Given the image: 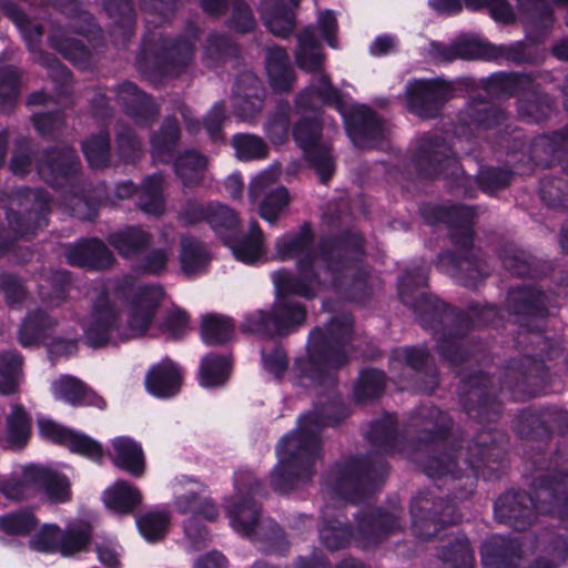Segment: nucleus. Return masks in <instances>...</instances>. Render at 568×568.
<instances>
[{"instance_id": "f257e3e1", "label": "nucleus", "mask_w": 568, "mask_h": 568, "mask_svg": "<svg viewBox=\"0 0 568 568\" xmlns=\"http://www.w3.org/2000/svg\"><path fill=\"white\" fill-rule=\"evenodd\" d=\"M312 242L308 225L276 240V257L298 258V276L286 271L274 272L277 301L270 313L261 310L250 313L242 324L244 331L268 337L287 334L305 320V308L290 295L311 298L326 283L355 301L372 291L376 278L369 276L359 261L363 240L358 234L349 233L333 243H324L320 252L312 247Z\"/></svg>"}, {"instance_id": "f03ea898", "label": "nucleus", "mask_w": 568, "mask_h": 568, "mask_svg": "<svg viewBox=\"0 0 568 568\" xmlns=\"http://www.w3.org/2000/svg\"><path fill=\"white\" fill-rule=\"evenodd\" d=\"M295 61L297 67L312 74L311 84L297 98L301 109H315V101L334 105L342 114L347 134L359 149L373 148L386 136V125L365 105H352L329 81L324 72L325 54L315 39L314 29L305 28L297 37Z\"/></svg>"}, {"instance_id": "7ed1b4c3", "label": "nucleus", "mask_w": 568, "mask_h": 568, "mask_svg": "<svg viewBox=\"0 0 568 568\" xmlns=\"http://www.w3.org/2000/svg\"><path fill=\"white\" fill-rule=\"evenodd\" d=\"M347 415L341 400L333 398L326 405L300 417L297 428L277 444L278 464L271 475L276 490L288 491L313 476L314 463L321 454V428L336 425Z\"/></svg>"}, {"instance_id": "20e7f679", "label": "nucleus", "mask_w": 568, "mask_h": 568, "mask_svg": "<svg viewBox=\"0 0 568 568\" xmlns=\"http://www.w3.org/2000/svg\"><path fill=\"white\" fill-rule=\"evenodd\" d=\"M131 293L125 324H121L109 297L105 294L98 296L92 311L82 321L83 336L90 346L115 345L146 333L164 296L163 288L159 285H139L131 288Z\"/></svg>"}, {"instance_id": "39448f33", "label": "nucleus", "mask_w": 568, "mask_h": 568, "mask_svg": "<svg viewBox=\"0 0 568 568\" xmlns=\"http://www.w3.org/2000/svg\"><path fill=\"white\" fill-rule=\"evenodd\" d=\"M353 321L349 314L334 316L324 328L310 333L307 352L295 362L296 378L305 388L331 384L335 371L351 358Z\"/></svg>"}, {"instance_id": "423d86ee", "label": "nucleus", "mask_w": 568, "mask_h": 568, "mask_svg": "<svg viewBox=\"0 0 568 568\" xmlns=\"http://www.w3.org/2000/svg\"><path fill=\"white\" fill-rule=\"evenodd\" d=\"M423 214L429 222H443L454 230L452 237L459 250V255L456 256L452 252L442 254L438 266L462 285L476 287L488 274V270L471 246L474 211L463 205H440L425 207Z\"/></svg>"}, {"instance_id": "0eeeda50", "label": "nucleus", "mask_w": 568, "mask_h": 568, "mask_svg": "<svg viewBox=\"0 0 568 568\" xmlns=\"http://www.w3.org/2000/svg\"><path fill=\"white\" fill-rule=\"evenodd\" d=\"M537 514L555 515L568 525V474L539 479L534 487V495L511 491L495 503L496 519L518 530L531 525Z\"/></svg>"}, {"instance_id": "6e6552de", "label": "nucleus", "mask_w": 568, "mask_h": 568, "mask_svg": "<svg viewBox=\"0 0 568 568\" xmlns=\"http://www.w3.org/2000/svg\"><path fill=\"white\" fill-rule=\"evenodd\" d=\"M449 425V417L436 407L422 408L412 422V426L418 428L425 437H419L417 443L409 444L402 453L420 464L430 478L448 475L456 478L459 471L455 450H447L444 442Z\"/></svg>"}, {"instance_id": "1a4fd4ad", "label": "nucleus", "mask_w": 568, "mask_h": 568, "mask_svg": "<svg viewBox=\"0 0 568 568\" xmlns=\"http://www.w3.org/2000/svg\"><path fill=\"white\" fill-rule=\"evenodd\" d=\"M179 217L185 224L206 221L215 234L230 247L233 256L244 264H254L264 254L263 232L257 223L253 222L250 225L247 234L236 236L239 219L236 213L226 205L214 202L204 205L190 200L181 209Z\"/></svg>"}, {"instance_id": "9d476101", "label": "nucleus", "mask_w": 568, "mask_h": 568, "mask_svg": "<svg viewBox=\"0 0 568 568\" xmlns=\"http://www.w3.org/2000/svg\"><path fill=\"white\" fill-rule=\"evenodd\" d=\"M261 484L248 471L235 475V494L225 500V510L235 531L255 541H264V551H283L286 540L283 530L272 520L260 523V509L255 497L260 495Z\"/></svg>"}, {"instance_id": "9b49d317", "label": "nucleus", "mask_w": 568, "mask_h": 568, "mask_svg": "<svg viewBox=\"0 0 568 568\" xmlns=\"http://www.w3.org/2000/svg\"><path fill=\"white\" fill-rule=\"evenodd\" d=\"M385 474L386 465L379 456L353 458L329 476L331 494L355 501L358 490L374 488Z\"/></svg>"}, {"instance_id": "f8f14e48", "label": "nucleus", "mask_w": 568, "mask_h": 568, "mask_svg": "<svg viewBox=\"0 0 568 568\" xmlns=\"http://www.w3.org/2000/svg\"><path fill=\"white\" fill-rule=\"evenodd\" d=\"M485 89L491 95L529 94L531 99H519L518 112L534 122L545 119L551 108L548 98L537 92L532 79L527 74H493L486 80Z\"/></svg>"}, {"instance_id": "ddd939ff", "label": "nucleus", "mask_w": 568, "mask_h": 568, "mask_svg": "<svg viewBox=\"0 0 568 568\" xmlns=\"http://www.w3.org/2000/svg\"><path fill=\"white\" fill-rule=\"evenodd\" d=\"M414 162L420 173L435 178L444 176L456 180L457 186L465 187V192L470 183V178L464 175V171L453 155L452 149L445 141L438 138H425L419 141L415 153Z\"/></svg>"}, {"instance_id": "4468645a", "label": "nucleus", "mask_w": 568, "mask_h": 568, "mask_svg": "<svg viewBox=\"0 0 568 568\" xmlns=\"http://www.w3.org/2000/svg\"><path fill=\"white\" fill-rule=\"evenodd\" d=\"M196 34L174 41L162 40L161 44L152 49L145 41V51L149 57L142 67L150 78L178 75L193 61Z\"/></svg>"}, {"instance_id": "2eb2a0df", "label": "nucleus", "mask_w": 568, "mask_h": 568, "mask_svg": "<svg viewBox=\"0 0 568 568\" xmlns=\"http://www.w3.org/2000/svg\"><path fill=\"white\" fill-rule=\"evenodd\" d=\"M49 211V196L41 190H18L7 207L10 227L20 236L34 234L43 227Z\"/></svg>"}, {"instance_id": "dca6fc26", "label": "nucleus", "mask_w": 568, "mask_h": 568, "mask_svg": "<svg viewBox=\"0 0 568 568\" xmlns=\"http://www.w3.org/2000/svg\"><path fill=\"white\" fill-rule=\"evenodd\" d=\"M278 175V166L272 165L250 184V200L257 205L260 216L268 223L276 222L290 204L286 187L276 184Z\"/></svg>"}, {"instance_id": "f3484780", "label": "nucleus", "mask_w": 568, "mask_h": 568, "mask_svg": "<svg viewBox=\"0 0 568 568\" xmlns=\"http://www.w3.org/2000/svg\"><path fill=\"white\" fill-rule=\"evenodd\" d=\"M453 95L452 83L440 78L409 81L405 90L407 108L424 119L436 116Z\"/></svg>"}, {"instance_id": "a211bd4d", "label": "nucleus", "mask_w": 568, "mask_h": 568, "mask_svg": "<svg viewBox=\"0 0 568 568\" xmlns=\"http://www.w3.org/2000/svg\"><path fill=\"white\" fill-rule=\"evenodd\" d=\"M497 315L498 311L491 305L471 304L465 313L458 315L457 333L448 331L438 336V349L442 356L450 364L463 362L466 356L462 349L466 332L473 326L493 323Z\"/></svg>"}, {"instance_id": "6ab92c4d", "label": "nucleus", "mask_w": 568, "mask_h": 568, "mask_svg": "<svg viewBox=\"0 0 568 568\" xmlns=\"http://www.w3.org/2000/svg\"><path fill=\"white\" fill-rule=\"evenodd\" d=\"M410 514L414 530L423 538H429L437 534L439 524H456L459 521L455 505L446 503L442 498H435L429 491L419 493L414 497Z\"/></svg>"}, {"instance_id": "aec40b11", "label": "nucleus", "mask_w": 568, "mask_h": 568, "mask_svg": "<svg viewBox=\"0 0 568 568\" xmlns=\"http://www.w3.org/2000/svg\"><path fill=\"white\" fill-rule=\"evenodd\" d=\"M505 120V113L500 109L485 100L474 99L459 114L456 138L458 141L470 136L486 139L489 131L499 134Z\"/></svg>"}, {"instance_id": "412c9836", "label": "nucleus", "mask_w": 568, "mask_h": 568, "mask_svg": "<svg viewBox=\"0 0 568 568\" xmlns=\"http://www.w3.org/2000/svg\"><path fill=\"white\" fill-rule=\"evenodd\" d=\"M293 136L303 149L307 161L315 169L320 180L326 183L334 172V161L327 144L320 140L317 119H302L294 126Z\"/></svg>"}, {"instance_id": "4be33fe9", "label": "nucleus", "mask_w": 568, "mask_h": 568, "mask_svg": "<svg viewBox=\"0 0 568 568\" xmlns=\"http://www.w3.org/2000/svg\"><path fill=\"white\" fill-rule=\"evenodd\" d=\"M90 527L80 525L63 532L54 525H45L31 540L32 549L40 552H60L71 556L82 550L89 542Z\"/></svg>"}, {"instance_id": "5701e85b", "label": "nucleus", "mask_w": 568, "mask_h": 568, "mask_svg": "<svg viewBox=\"0 0 568 568\" xmlns=\"http://www.w3.org/2000/svg\"><path fill=\"white\" fill-rule=\"evenodd\" d=\"M53 484L63 486V479L47 473L45 468L28 466L22 470L20 478H9L0 484V491L12 500H23L31 497L39 488L53 498L61 499L54 491Z\"/></svg>"}, {"instance_id": "b1692460", "label": "nucleus", "mask_w": 568, "mask_h": 568, "mask_svg": "<svg viewBox=\"0 0 568 568\" xmlns=\"http://www.w3.org/2000/svg\"><path fill=\"white\" fill-rule=\"evenodd\" d=\"M80 168L75 152L70 148L47 151L38 163V173L48 184L59 187L71 184Z\"/></svg>"}, {"instance_id": "393cba45", "label": "nucleus", "mask_w": 568, "mask_h": 568, "mask_svg": "<svg viewBox=\"0 0 568 568\" xmlns=\"http://www.w3.org/2000/svg\"><path fill=\"white\" fill-rule=\"evenodd\" d=\"M40 435L53 443L67 446L71 452L83 455L94 462L103 456L101 445L94 439L64 428L51 419L41 417L38 419Z\"/></svg>"}, {"instance_id": "a878e982", "label": "nucleus", "mask_w": 568, "mask_h": 568, "mask_svg": "<svg viewBox=\"0 0 568 568\" xmlns=\"http://www.w3.org/2000/svg\"><path fill=\"white\" fill-rule=\"evenodd\" d=\"M457 58L473 60L506 59L523 61L525 59V44L515 42L509 45H493L477 37H463L456 41Z\"/></svg>"}, {"instance_id": "bb28decb", "label": "nucleus", "mask_w": 568, "mask_h": 568, "mask_svg": "<svg viewBox=\"0 0 568 568\" xmlns=\"http://www.w3.org/2000/svg\"><path fill=\"white\" fill-rule=\"evenodd\" d=\"M493 381L489 376L478 374L471 376L464 385L467 390L465 408L467 413L481 422H490L499 414V404L491 398L489 387Z\"/></svg>"}, {"instance_id": "cd10ccee", "label": "nucleus", "mask_w": 568, "mask_h": 568, "mask_svg": "<svg viewBox=\"0 0 568 568\" xmlns=\"http://www.w3.org/2000/svg\"><path fill=\"white\" fill-rule=\"evenodd\" d=\"M1 8L12 21L19 28L22 33L24 40L28 43L30 51L34 54L33 59L42 64L57 71L62 77H67V70L60 64V62L48 54H43L42 52L37 50V43L42 37V28L39 23H36L27 18V16L19 10L13 3L9 1H4L1 4Z\"/></svg>"}, {"instance_id": "c85d7f7f", "label": "nucleus", "mask_w": 568, "mask_h": 568, "mask_svg": "<svg viewBox=\"0 0 568 568\" xmlns=\"http://www.w3.org/2000/svg\"><path fill=\"white\" fill-rule=\"evenodd\" d=\"M398 527V517L394 513L369 508L357 518L354 538L361 547L368 548Z\"/></svg>"}, {"instance_id": "c756f323", "label": "nucleus", "mask_w": 568, "mask_h": 568, "mask_svg": "<svg viewBox=\"0 0 568 568\" xmlns=\"http://www.w3.org/2000/svg\"><path fill=\"white\" fill-rule=\"evenodd\" d=\"M264 89L260 80L251 74H243L236 82L233 100L234 114L241 121H252L262 110Z\"/></svg>"}, {"instance_id": "7c9ffc66", "label": "nucleus", "mask_w": 568, "mask_h": 568, "mask_svg": "<svg viewBox=\"0 0 568 568\" xmlns=\"http://www.w3.org/2000/svg\"><path fill=\"white\" fill-rule=\"evenodd\" d=\"M146 390L153 396L169 398L180 392L182 372L180 367L169 358L151 366L145 376Z\"/></svg>"}, {"instance_id": "2f4dec72", "label": "nucleus", "mask_w": 568, "mask_h": 568, "mask_svg": "<svg viewBox=\"0 0 568 568\" xmlns=\"http://www.w3.org/2000/svg\"><path fill=\"white\" fill-rule=\"evenodd\" d=\"M124 112L141 126L150 125L158 115V109L150 99L131 82H123L115 92Z\"/></svg>"}, {"instance_id": "473e14b6", "label": "nucleus", "mask_w": 568, "mask_h": 568, "mask_svg": "<svg viewBox=\"0 0 568 568\" xmlns=\"http://www.w3.org/2000/svg\"><path fill=\"white\" fill-rule=\"evenodd\" d=\"M65 258L70 265L91 270L106 268L114 262L110 250L97 239L83 240L70 246Z\"/></svg>"}, {"instance_id": "72a5a7b5", "label": "nucleus", "mask_w": 568, "mask_h": 568, "mask_svg": "<svg viewBox=\"0 0 568 568\" xmlns=\"http://www.w3.org/2000/svg\"><path fill=\"white\" fill-rule=\"evenodd\" d=\"M51 392L55 399L63 400L72 406L90 405L99 408L105 407L103 398L83 384L79 378L63 375L51 384Z\"/></svg>"}, {"instance_id": "f704fd0d", "label": "nucleus", "mask_w": 568, "mask_h": 568, "mask_svg": "<svg viewBox=\"0 0 568 568\" xmlns=\"http://www.w3.org/2000/svg\"><path fill=\"white\" fill-rule=\"evenodd\" d=\"M519 559V546L503 536L489 537L481 547L484 568H514Z\"/></svg>"}, {"instance_id": "c9c22d12", "label": "nucleus", "mask_w": 568, "mask_h": 568, "mask_svg": "<svg viewBox=\"0 0 568 568\" xmlns=\"http://www.w3.org/2000/svg\"><path fill=\"white\" fill-rule=\"evenodd\" d=\"M548 296L535 287H518L509 291L507 307L520 316L542 317L547 314Z\"/></svg>"}, {"instance_id": "e433bc0d", "label": "nucleus", "mask_w": 568, "mask_h": 568, "mask_svg": "<svg viewBox=\"0 0 568 568\" xmlns=\"http://www.w3.org/2000/svg\"><path fill=\"white\" fill-rule=\"evenodd\" d=\"M266 72L275 91L283 92L292 88L295 77L285 49L271 47L266 51Z\"/></svg>"}, {"instance_id": "4c0bfd02", "label": "nucleus", "mask_w": 568, "mask_h": 568, "mask_svg": "<svg viewBox=\"0 0 568 568\" xmlns=\"http://www.w3.org/2000/svg\"><path fill=\"white\" fill-rule=\"evenodd\" d=\"M226 4H230L232 8L231 28L242 33L253 30L255 20L244 0H202L203 9L213 16H220Z\"/></svg>"}, {"instance_id": "58836bf2", "label": "nucleus", "mask_w": 568, "mask_h": 568, "mask_svg": "<svg viewBox=\"0 0 568 568\" xmlns=\"http://www.w3.org/2000/svg\"><path fill=\"white\" fill-rule=\"evenodd\" d=\"M151 241V234L136 226L123 229L109 236V243L125 258L139 256Z\"/></svg>"}, {"instance_id": "ea45409f", "label": "nucleus", "mask_w": 568, "mask_h": 568, "mask_svg": "<svg viewBox=\"0 0 568 568\" xmlns=\"http://www.w3.org/2000/svg\"><path fill=\"white\" fill-rule=\"evenodd\" d=\"M114 450L113 463L133 476L144 471V455L141 446L128 437H118L112 442Z\"/></svg>"}, {"instance_id": "a19ab883", "label": "nucleus", "mask_w": 568, "mask_h": 568, "mask_svg": "<svg viewBox=\"0 0 568 568\" xmlns=\"http://www.w3.org/2000/svg\"><path fill=\"white\" fill-rule=\"evenodd\" d=\"M261 13L266 28L277 37H287L294 28V16L283 0H263Z\"/></svg>"}, {"instance_id": "79ce46f5", "label": "nucleus", "mask_w": 568, "mask_h": 568, "mask_svg": "<svg viewBox=\"0 0 568 568\" xmlns=\"http://www.w3.org/2000/svg\"><path fill=\"white\" fill-rule=\"evenodd\" d=\"M141 493L124 480L115 481L103 493V503L116 514H129L141 503Z\"/></svg>"}, {"instance_id": "37998d69", "label": "nucleus", "mask_w": 568, "mask_h": 568, "mask_svg": "<svg viewBox=\"0 0 568 568\" xmlns=\"http://www.w3.org/2000/svg\"><path fill=\"white\" fill-rule=\"evenodd\" d=\"M426 283V276L423 273L416 275L406 274L399 281L398 293L402 302L412 307L420 315L425 313H435L437 306L422 292L413 293L412 285L422 287Z\"/></svg>"}, {"instance_id": "c03bdc74", "label": "nucleus", "mask_w": 568, "mask_h": 568, "mask_svg": "<svg viewBox=\"0 0 568 568\" xmlns=\"http://www.w3.org/2000/svg\"><path fill=\"white\" fill-rule=\"evenodd\" d=\"M342 514H334V509L326 505L322 513L323 525L320 529L322 542L331 550L345 547L351 539V532L339 520Z\"/></svg>"}, {"instance_id": "a18cd8bd", "label": "nucleus", "mask_w": 568, "mask_h": 568, "mask_svg": "<svg viewBox=\"0 0 568 568\" xmlns=\"http://www.w3.org/2000/svg\"><path fill=\"white\" fill-rule=\"evenodd\" d=\"M163 176L153 174L145 179L138 194L139 207L149 215L159 216L165 210Z\"/></svg>"}, {"instance_id": "49530a36", "label": "nucleus", "mask_w": 568, "mask_h": 568, "mask_svg": "<svg viewBox=\"0 0 568 568\" xmlns=\"http://www.w3.org/2000/svg\"><path fill=\"white\" fill-rule=\"evenodd\" d=\"M231 361L229 357L216 354H209L201 361L199 369V382L202 387L222 386L229 378Z\"/></svg>"}, {"instance_id": "de8ad7c7", "label": "nucleus", "mask_w": 568, "mask_h": 568, "mask_svg": "<svg viewBox=\"0 0 568 568\" xmlns=\"http://www.w3.org/2000/svg\"><path fill=\"white\" fill-rule=\"evenodd\" d=\"M207 159L195 151H186L174 162L176 175L186 187L200 184L203 180Z\"/></svg>"}, {"instance_id": "09e8293b", "label": "nucleus", "mask_w": 568, "mask_h": 568, "mask_svg": "<svg viewBox=\"0 0 568 568\" xmlns=\"http://www.w3.org/2000/svg\"><path fill=\"white\" fill-rule=\"evenodd\" d=\"M22 383V358L17 352L0 354V394L11 395L18 392Z\"/></svg>"}, {"instance_id": "8fccbe9b", "label": "nucleus", "mask_w": 568, "mask_h": 568, "mask_svg": "<svg viewBox=\"0 0 568 568\" xmlns=\"http://www.w3.org/2000/svg\"><path fill=\"white\" fill-rule=\"evenodd\" d=\"M180 132L175 120L166 119L159 133L151 136V150L155 161L166 163L179 140Z\"/></svg>"}, {"instance_id": "3c124183", "label": "nucleus", "mask_w": 568, "mask_h": 568, "mask_svg": "<svg viewBox=\"0 0 568 568\" xmlns=\"http://www.w3.org/2000/svg\"><path fill=\"white\" fill-rule=\"evenodd\" d=\"M49 38L51 45L64 58L81 68L88 65L90 59L89 50L79 40L67 37L65 30L53 29Z\"/></svg>"}, {"instance_id": "603ef678", "label": "nucleus", "mask_w": 568, "mask_h": 568, "mask_svg": "<svg viewBox=\"0 0 568 568\" xmlns=\"http://www.w3.org/2000/svg\"><path fill=\"white\" fill-rule=\"evenodd\" d=\"M201 335L207 345L223 344L233 337L234 324L223 315H205L202 318Z\"/></svg>"}, {"instance_id": "864d4df0", "label": "nucleus", "mask_w": 568, "mask_h": 568, "mask_svg": "<svg viewBox=\"0 0 568 568\" xmlns=\"http://www.w3.org/2000/svg\"><path fill=\"white\" fill-rule=\"evenodd\" d=\"M180 261L182 270L187 275L202 272L209 263L206 248L197 240L183 236L181 239Z\"/></svg>"}, {"instance_id": "5fc2aeb1", "label": "nucleus", "mask_w": 568, "mask_h": 568, "mask_svg": "<svg viewBox=\"0 0 568 568\" xmlns=\"http://www.w3.org/2000/svg\"><path fill=\"white\" fill-rule=\"evenodd\" d=\"M518 12L524 16L528 32L534 28L547 29L552 23L551 7L547 0H517Z\"/></svg>"}, {"instance_id": "6e6d98bb", "label": "nucleus", "mask_w": 568, "mask_h": 568, "mask_svg": "<svg viewBox=\"0 0 568 568\" xmlns=\"http://www.w3.org/2000/svg\"><path fill=\"white\" fill-rule=\"evenodd\" d=\"M54 325L47 314L41 311L32 312L24 318L20 331L19 342L22 346H31L45 337L47 329Z\"/></svg>"}, {"instance_id": "4d7b16f0", "label": "nucleus", "mask_w": 568, "mask_h": 568, "mask_svg": "<svg viewBox=\"0 0 568 568\" xmlns=\"http://www.w3.org/2000/svg\"><path fill=\"white\" fill-rule=\"evenodd\" d=\"M7 439L12 447L23 445L30 433V418L24 408L18 404L10 407L7 416Z\"/></svg>"}, {"instance_id": "13d9d810", "label": "nucleus", "mask_w": 568, "mask_h": 568, "mask_svg": "<svg viewBox=\"0 0 568 568\" xmlns=\"http://www.w3.org/2000/svg\"><path fill=\"white\" fill-rule=\"evenodd\" d=\"M179 513L184 515L202 516L207 520H215L219 511L214 504L207 498H201L194 491L181 495L175 500Z\"/></svg>"}, {"instance_id": "bf43d9fd", "label": "nucleus", "mask_w": 568, "mask_h": 568, "mask_svg": "<svg viewBox=\"0 0 568 568\" xmlns=\"http://www.w3.org/2000/svg\"><path fill=\"white\" fill-rule=\"evenodd\" d=\"M169 521L166 513L149 511L136 518V526L146 541L155 542L168 532Z\"/></svg>"}, {"instance_id": "052dcab7", "label": "nucleus", "mask_w": 568, "mask_h": 568, "mask_svg": "<svg viewBox=\"0 0 568 568\" xmlns=\"http://www.w3.org/2000/svg\"><path fill=\"white\" fill-rule=\"evenodd\" d=\"M232 145L236 156L242 161L260 160L267 155V145L263 139L253 134H235Z\"/></svg>"}, {"instance_id": "680f3d73", "label": "nucleus", "mask_w": 568, "mask_h": 568, "mask_svg": "<svg viewBox=\"0 0 568 568\" xmlns=\"http://www.w3.org/2000/svg\"><path fill=\"white\" fill-rule=\"evenodd\" d=\"M83 153L89 165L93 169L106 166L110 156L109 134L101 131L83 142Z\"/></svg>"}, {"instance_id": "e2e57ef3", "label": "nucleus", "mask_w": 568, "mask_h": 568, "mask_svg": "<svg viewBox=\"0 0 568 568\" xmlns=\"http://www.w3.org/2000/svg\"><path fill=\"white\" fill-rule=\"evenodd\" d=\"M367 438L373 445L379 446L384 452L393 450L396 442L395 417L387 415L383 419L375 422L367 433Z\"/></svg>"}, {"instance_id": "0e129e2a", "label": "nucleus", "mask_w": 568, "mask_h": 568, "mask_svg": "<svg viewBox=\"0 0 568 568\" xmlns=\"http://www.w3.org/2000/svg\"><path fill=\"white\" fill-rule=\"evenodd\" d=\"M442 559L447 568H473L474 554L467 538H457L443 550Z\"/></svg>"}, {"instance_id": "69168bd1", "label": "nucleus", "mask_w": 568, "mask_h": 568, "mask_svg": "<svg viewBox=\"0 0 568 568\" xmlns=\"http://www.w3.org/2000/svg\"><path fill=\"white\" fill-rule=\"evenodd\" d=\"M385 385V376L382 372L367 369L361 373L355 386V397L357 400H366L378 396Z\"/></svg>"}, {"instance_id": "338daca9", "label": "nucleus", "mask_w": 568, "mask_h": 568, "mask_svg": "<svg viewBox=\"0 0 568 568\" xmlns=\"http://www.w3.org/2000/svg\"><path fill=\"white\" fill-rule=\"evenodd\" d=\"M428 359V352L423 347H399L392 352V368L408 366L415 371L420 369Z\"/></svg>"}, {"instance_id": "774afa93", "label": "nucleus", "mask_w": 568, "mask_h": 568, "mask_svg": "<svg viewBox=\"0 0 568 568\" xmlns=\"http://www.w3.org/2000/svg\"><path fill=\"white\" fill-rule=\"evenodd\" d=\"M116 146L124 162H134L142 155L141 141L128 126H120L116 132Z\"/></svg>"}]
</instances>
